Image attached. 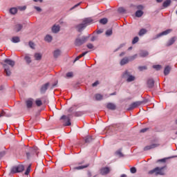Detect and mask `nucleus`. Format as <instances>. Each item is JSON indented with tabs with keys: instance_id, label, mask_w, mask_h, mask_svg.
Segmentation results:
<instances>
[{
	"instance_id": "50",
	"label": "nucleus",
	"mask_w": 177,
	"mask_h": 177,
	"mask_svg": "<svg viewBox=\"0 0 177 177\" xmlns=\"http://www.w3.org/2000/svg\"><path fill=\"white\" fill-rule=\"evenodd\" d=\"M147 128H145V129H142L140 130V133H145V132H146L147 131Z\"/></svg>"
},
{
	"instance_id": "43",
	"label": "nucleus",
	"mask_w": 177,
	"mask_h": 177,
	"mask_svg": "<svg viewBox=\"0 0 177 177\" xmlns=\"http://www.w3.org/2000/svg\"><path fill=\"white\" fill-rule=\"evenodd\" d=\"M153 68H155L156 70H161V65H153Z\"/></svg>"
},
{
	"instance_id": "36",
	"label": "nucleus",
	"mask_w": 177,
	"mask_h": 177,
	"mask_svg": "<svg viewBox=\"0 0 177 177\" xmlns=\"http://www.w3.org/2000/svg\"><path fill=\"white\" fill-rule=\"evenodd\" d=\"M30 171H31V165H29L26 171H25V175H28Z\"/></svg>"
},
{
	"instance_id": "23",
	"label": "nucleus",
	"mask_w": 177,
	"mask_h": 177,
	"mask_svg": "<svg viewBox=\"0 0 177 177\" xmlns=\"http://www.w3.org/2000/svg\"><path fill=\"white\" fill-rule=\"evenodd\" d=\"M169 5H171V0H166L163 2L162 6L163 8H168Z\"/></svg>"
},
{
	"instance_id": "61",
	"label": "nucleus",
	"mask_w": 177,
	"mask_h": 177,
	"mask_svg": "<svg viewBox=\"0 0 177 177\" xmlns=\"http://www.w3.org/2000/svg\"><path fill=\"white\" fill-rule=\"evenodd\" d=\"M27 157L28 158V157H30V153H26Z\"/></svg>"
},
{
	"instance_id": "15",
	"label": "nucleus",
	"mask_w": 177,
	"mask_h": 177,
	"mask_svg": "<svg viewBox=\"0 0 177 177\" xmlns=\"http://www.w3.org/2000/svg\"><path fill=\"white\" fill-rule=\"evenodd\" d=\"M60 55H62V51L59 49H57L53 52V56L55 59H57Z\"/></svg>"
},
{
	"instance_id": "9",
	"label": "nucleus",
	"mask_w": 177,
	"mask_h": 177,
	"mask_svg": "<svg viewBox=\"0 0 177 177\" xmlns=\"http://www.w3.org/2000/svg\"><path fill=\"white\" fill-rule=\"evenodd\" d=\"M170 32H172V29H167L156 35V38H160V37H162V35H168Z\"/></svg>"
},
{
	"instance_id": "19",
	"label": "nucleus",
	"mask_w": 177,
	"mask_h": 177,
	"mask_svg": "<svg viewBox=\"0 0 177 177\" xmlns=\"http://www.w3.org/2000/svg\"><path fill=\"white\" fill-rule=\"evenodd\" d=\"M107 109H109V110H115V104H113V103H109L106 105Z\"/></svg>"
},
{
	"instance_id": "24",
	"label": "nucleus",
	"mask_w": 177,
	"mask_h": 177,
	"mask_svg": "<svg viewBox=\"0 0 177 177\" xmlns=\"http://www.w3.org/2000/svg\"><path fill=\"white\" fill-rule=\"evenodd\" d=\"M20 41V37H13L12 38V42H13L14 44H17Z\"/></svg>"
},
{
	"instance_id": "55",
	"label": "nucleus",
	"mask_w": 177,
	"mask_h": 177,
	"mask_svg": "<svg viewBox=\"0 0 177 177\" xmlns=\"http://www.w3.org/2000/svg\"><path fill=\"white\" fill-rule=\"evenodd\" d=\"M102 32H103V30H99L97 31V34H102Z\"/></svg>"
},
{
	"instance_id": "28",
	"label": "nucleus",
	"mask_w": 177,
	"mask_h": 177,
	"mask_svg": "<svg viewBox=\"0 0 177 177\" xmlns=\"http://www.w3.org/2000/svg\"><path fill=\"white\" fill-rule=\"evenodd\" d=\"M136 17H142L143 16V11L142 10H138L136 12Z\"/></svg>"
},
{
	"instance_id": "29",
	"label": "nucleus",
	"mask_w": 177,
	"mask_h": 177,
	"mask_svg": "<svg viewBox=\"0 0 177 177\" xmlns=\"http://www.w3.org/2000/svg\"><path fill=\"white\" fill-rule=\"evenodd\" d=\"M44 39L46 42H52L53 37L52 36L47 35Z\"/></svg>"
},
{
	"instance_id": "37",
	"label": "nucleus",
	"mask_w": 177,
	"mask_h": 177,
	"mask_svg": "<svg viewBox=\"0 0 177 177\" xmlns=\"http://www.w3.org/2000/svg\"><path fill=\"white\" fill-rule=\"evenodd\" d=\"M95 99L97 100H102V99H103V95H102L100 94H96L95 95Z\"/></svg>"
},
{
	"instance_id": "34",
	"label": "nucleus",
	"mask_w": 177,
	"mask_h": 177,
	"mask_svg": "<svg viewBox=\"0 0 177 177\" xmlns=\"http://www.w3.org/2000/svg\"><path fill=\"white\" fill-rule=\"evenodd\" d=\"M116 156H118L119 157H123L124 154H122V152L121 151V149H119L116 151L115 152Z\"/></svg>"
},
{
	"instance_id": "30",
	"label": "nucleus",
	"mask_w": 177,
	"mask_h": 177,
	"mask_svg": "<svg viewBox=\"0 0 177 177\" xmlns=\"http://www.w3.org/2000/svg\"><path fill=\"white\" fill-rule=\"evenodd\" d=\"M146 32H147V30L146 29H145V28L141 29L139 32L140 37H142V35H145V34H146Z\"/></svg>"
},
{
	"instance_id": "2",
	"label": "nucleus",
	"mask_w": 177,
	"mask_h": 177,
	"mask_svg": "<svg viewBox=\"0 0 177 177\" xmlns=\"http://www.w3.org/2000/svg\"><path fill=\"white\" fill-rule=\"evenodd\" d=\"M92 23H93V19H92V18H86L83 19L82 24H80L76 26V29L79 32H81V31H84V30H85L89 24H92Z\"/></svg>"
},
{
	"instance_id": "21",
	"label": "nucleus",
	"mask_w": 177,
	"mask_h": 177,
	"mask_svg": "<svg viewBox=\"0 0 177 177\" xmlns=\"http://www.w3.org/2000/svg\"><path fill=\"white\" fill-rule=\"evenodd\" d=\"M170 71H171V66H166L164 70L165 75H168V74H169Z\"/></svg>"
},
{
	"instance_id": "35",
	"label": "nucleus",
	"mask_w": 177,
	"mask_h": 177,
	"mask_svg": "<svg viewBox=\"0 0 177 177\" xmlns=\"http://www.w3.org/2000/svg\"><path fill=\"white\" fill-rule=\"evenodd\" d=\"M107 21H108V20H107L106 18H103V19L100 20V23L101 24H107Z\"/></svg>"
},
{
	"instance_id": "5",
	"label": "nucleus",
	"mask_w": 177,
	"mask_h": 177,
	"mask_svg": "<svg viewBox=\"0 0 177 177\" xmlns=\"http://www.w3.org/2000/svg\"><path fill=\"white\" fill-rule=\"evenodd\" d=\"M88 41V37H83L81 39L77 38L75 39V46H81L83 44H85Z\"/></svg>"
},
{
	"instance_id": "54",
	"label": "nucleus",
	"mask_w": 177,
	"mask_h": 177,
	"mask_svg": "<svg viewBox=\"0 0 177 177\" xmlns=\"http://www.w3.org/2000/svg\"><path fill=\"white\" fill-rule=\"evenodd\" d=\"M91 41L93 42L94 41H96V37L93 36L91 37Z\"/></svg>"
},
{
	"instance_id": "33",
	"label": "nucleus",
	"mask_w": 177,
	"mask_h": 177,
	"mask_svg": "<svg viewBox=\"0 0 177 177\" xmlns=\"http://www.w3.org/2000/svg\"><path fill=\"white\" fill-rule=\"evenodd\" d=\"M132 81H135V76L129 75L127 78V82H132Z\"/></svg>"
},
{
	"instance_id": "42",
	"label": "nucleus",
	"mask_w": 177,
	"mask_h": 177,
	"mask_svg": "<svg viewBox=\"0 0 177 177\" xmlns=\"http://www.w3.org/2000/svg\"><path fill=\"white\" fill-rule=\"evenodd\" d=\"M136 57H138V55H137V54H136V55H133V56H131V57H129V60H130V61L135 60V59H136Z\"/></svg>"
},
{
	"instance_id": "63",
	"label": "nucleus",
	"mask_w": 177,
	"mask_h": 177,
	"mask_svg": "<svg viewBox=\"0 0 177 177\" xmlns=\"http://www.w3.org/2000/svg\"><path fill=\"white\" fill-rule=\"evenodd\" d=\"M23 10H26V6L23 7Z\"/></svg>"
},
{
	"instance_id": "32",
	"label": "nucleus",
	"mask_w": 177,
	"mask_h": 177,
	"mask_svg": "<svg viewBox=\"0 0 177 177\" xmlns=\"http://www.w3.org/2000/svg\"><path fill=\"white\" fill-rule=\"evenodd\" d=\"M10 13H11V15H16V13H17V8H12L10 10Z\"/></svg>"
},
{
	"instance_id": "12",
	"label": "nucleus",
	"mask_w": 177,
	"mask_h": 177,
	"mask_svg": "<svg viewBox=\"0 0 177 177\" xmlns=\"http://www.w3.org/2000/svg\"><path fill=\"white\" fill-rule=\"evenodd\" d=\"M175 41H176V37L171 38L166 44V46H171V45H174V44H175Z\"/></svg>"
},
{
	"instance_id": "22",
	"label": "nucleus",
	"mask_w": 177,
	"mask_h": 177,
	"mask_svg": "<svg viewBox=\"0 0 177 177\" xmlns=\"http://www.w3.org/2000/svg\"><path fill=\"white\" fill-rule=\"evenodd\" d=\"M24 59L28 64H30V63H31V57H30L28 54H26L25 55Z\"/></svg>"
},
{
	"instance_id": "38",
	"label": "nucleus",
	"mask_w": 177,
	"mask_h": 177,
	"mask_svg": "<svg viewBox=\"0 0 177 177\" xmlns=\"http://www.w3.org/2000/svg\"><path fill=\"white\" fill-rule=\"evenodd\" d=\"M35 103H36V105L38 106V107H40V106H42V101H41V100H37L35 101Z\"/></svg>"
},
{
	"instance_id": "6",
	"label": "nucleus",
	"mask_w": 177,
	"mask_h": 177,
	"mask_svg": "<svg viewBox=\"0 0 177 177\" xmlns=\"http://www.w3.org/2000/svg\"><path fill=\"white\" fill-rule=\"evenodd\" d=\"M142 104H143V102L142 101L134 102L129 105L128 110H133V109H136V107H139V106H141Z\"/></svg>"
},
{
	"instance_id": "26",
	"label": "nucleus",
	"mask_w": 177,
	"mask_h": 177,
	"mask_svg": "<svg viewBox=\"0 0 177 177\" xmlns=\"http://www.w3.org/2000/svg\"><path fill=\"white\" fill-rule=\"evenodd\" d=\"M140 57H146V56H149V52L147 51H141L140 53Z\"/></svg>"
},
{
	"instance_id": "8",
	"label": "nucleus",
	"mask_w": 177,
	"mask_h": 177,
	"mask_svg": "<svg viewBox=\"0 0 177 177\" xmlns=\"http://www.w3.org/2000/svg\"><path fill=\"white\" fill-rule=\"evenodd\" d=\"M160 144H152L151 145H147L144 148V151H147V150H151V149H156V147H158Z\"/></svg>"
},
{
	"instance_id": "58",
	"label": "nucleus",
	"mask_w": 177,
	"mask_h": 177,
	"mask_svg": "<svg viewBox=\"0 0 177 177\" xmlns=\"http://www.w3.org/2000/svg\"><path fill=\"white\" fill-rule=\"evenodd\" d=\"M164 0H156V2H158V3H160V2H162Z\"/></svg>"
},
{
	"instance_id": "7",
	"label": "nucleus",
	"mask_w": 177,
	"mask_h": 177,
	"mask_svg": "<svg viewBox=\"0 0 177 177\" xmlns=\"http://www.w3.org/2000/svg\"><path fill=\"white\" fill-rule=\"evenodd\" d=\"M61 120H64L65 127H70V125H71V122H70V115H63L61 117Z\"/></svg>"
},
{
	"instance_id": "57",
	"label": "nucleus",
	"mask_w": 177,
	"mask_h": 177,
	"mask_svg": "<svg viewBox=\"0 0 177 177\" xmlns=\"http://www.w3.org/2000/svg\"><path fill=\"white\" fill-rule=\"evenodd\" d=\"M77 6H80V3H77V4L75 5V6L73 7V9L77 8Z\"/></svg>"
},
{
	"instance_id": "44",
	"label": "nucleus",
	"mask_w": 177,
	"mask_h": 177,
	"mask_svg": "<svg viewBox=\"0 0 177 177\" xmlns=\"http://www.w3.org/2000/svg\"><path fill=\"white\" fill-rule=\"evenodd\" d=\"M130 171L131 174H136V167H131Z\"/></svg>"
},
{
	"instance_id": "51",
	"label": "nucleus",
	"mask_w": 177,
	"mask_h": 177,
	"mask_svg": "<svg viewBox=\"0 0 177 177\" xmlns=\"http://www.w3.org/2000/svg\"><path fill=\"white\" fill-rule=\"evenodd\" d=\"M137 9H139L140 10H142V9H143V6H142V5L138 6Z\"/></svg>"
},
{
	"instance_id": "11",
	"label": "nucleus",
	"mask_w": 177,
	"mask_h": 177,
	"mask_svg": "<svg viewBox=\"0 0 177 177\" xmlns=\"http://www.w3.org/2000/svg\"><path fill=\"white\" fill-rule=\"evenodd\" d=\"M22 29H23V25L20 24H17L15 26L14 31H15V32H19V31H21Z\"/></svg>"
},
{
	"instance_id": "18",
	"label": "nucleus",
	"mask_w": 177,
	"mask_h": 177,
	"mask_svg": "<svg viewBox=\"0 0 177 177\" xmlns=\"http://www.w3.org/2000/svg\"><path fill=\"white\" fill-rule=\"evenodd\" d=\"M147 85H148V87L153 88L154 86V80L153 79L148 80Z\"/></svg>"
},
{
	"instance_id": "45",
	"label": "nucleus",
	"mask_w": 177,
	"mask_h": 177,
	"mask_svg": "<svg viewBox=\"0 0 177 177\" xmlns=\"http://www.w3.org/2000/svg\"><path fill=\"white\" fill-rule=\"evenodd\" d=\"M138 70H140V71H143V70H147V66H139Z\"/></svg>"
},
{
	"instance_id": "52",
	"label": "nucleus",
	"mask_w": 177,
	"mask_h": 177,
	"mask_svg": "<svg viewBox=\"0 0 177 177\" xmlns=\"http://www.w3.org/2000/svg\"><path fill=\"white\" fill-rule=\"evenodd\" d=\"M97 85H99V82H95L92 84L93 86H97Z\"/></svg>"
},
{
	"instance_id": "10",
	"label": "nucleus",
	"mask_w": 177,
	"mask_h": 177,
	"mask_svg": "<svg viewBox=\"0 0 177 177\" xmlns=\"http://www.w3.org/2000/svg\"><path fill=\"white\" fill-rule=\"evenodd\" d=\"M109 173H110V168L109 167H104V168H102L100 170V174L102 175H107V174H109Z\"/></svg>"
},
{
	"instance_id": "60",
	"label": "nucleus",
	"mask_w": 177,
	"mask_h": 177,
	"mask_svg": "<svg viewBox=\"0 0 177 177\" xmlns=\"http://www.w3.org/2000/svg\"><path fill=\"white\" fill-rule=\"evenodd\" d=\"M120 177H127L126 174H122Z\"/></svg>"
},
{
	"instance_id": "25",
	"label": "nucleus",
	"mask_w": 177,
	"mask_h": 177,
	"mask_svg": "<svg viewBox=\"0 0 177 177\" xmlns=\"http://www.w3.org/2000/svg\"><path fill=\"white\" fill-rule=\"evenodd\" d=\"M86 53H88V51H86V52L83 53L82 54L80 55L75 59L74 62H77V60H80L81 59V57H84V56H85V55H86Z\"/></svg>"
},
{
	"instance_id": "16",
	"label": "nucleus",
	"mask_w": 177,
	"mask_h": 177,
	"mask_svg": "<svg viewBox=\"0 0 177 177\" xmlns=\"http://www.w3.org/2000/svg\"><path fill=\"white\" fill-rule=\"evenodd\" d=\"M52 31L55 34L59 32V31H60V26L54 25L52 28Z\"/></svg>"
},
{
	"instance_id": "48",
	"label": "nucleus",
	"mask_w": 177,
	"mask_h": 177,
	"mask_svg": "<svg viewBox=\"0 0 177 177\" xmlns=\"http://www.w3.org/2000/svg\"><path fill=\"white\" fill-rule=\"evenodd\" d=\"M87 48L88 49H93V44H87Z\"/></svg>"
},
{
	"instance_id": "59",
	"label": "nucleus",
	"mask_w": 177,
	"mask_h": 177,
	"mask_svg": "<svg viewBox=\"0 0 177 177\" xmlns=\"http://www.w3.org/2000/svg\"><path fill=\"white\" fill-rule=\"evenodd\" d=\"M0 114H1L3 116L5 115V111H2Z\"/></svg>"
},
{
	"instance_id": "14",
	"label": "nucleus",
	"mask_w": 177,
	"mask_h": 177,
	"mask_svg": "<svg viewBox=\"0 0 177 177\" xmlns=\"http://www.w3.org/2000/svg\"><path fill=\"white\" fill-rule=\"evenodd\" d=\"M49 86V83H46L44 85H43L40 89L41 93H45L46 91L48 90V87Z\"/></svg>"
},
{
	"instance_id": "56",
	"label": "nucleus",
	"mask_w": 177,
	"mask_h": 177,
	"mask_svg": "<svg viewBox=\"0 0 177 177\" xmlns=\"http://www.w3.org/2000/svg\"><path fill=\"white\" fill-rule=\"evenodd\" d=\"M88 177L92 176V174L91 173V171H88Z\"/></svg>"
},
{
	"instance_id": "4",
	"label": "nucleus",
	"mask_w": 177,
	"mask_h": 177,
	"mask_svg": "<svg viewBox=\"0 0 177 177\" xmlns=\"http://www.w3.org/2000/svg\"><path fill=\"white\" fill-rule=\"evenodd\" d=\"M23 171H24V166L23 165H19L11 168L10 174H19L23 172Z\"/></svg>"
},
{
	"instance_id": "49",
	"label": "nucleus",
	"mask_w": 177,
	"mask_h": 177,
	"mask_svg": "<svg viewBox=\"0 0 177 177\" xmlns=\"http://www.w3.org/2000/svg\"><path fill=\"white\" fill-rule=\"evenodd\" d=\"M35 9L37 11V12H41L42 10L41 9V8L37 7V6H35Z\"/></svg>"
},
{
	"instance_id": "53",
	"label": "nucleus",
	"mask_w": 177,
	"mask_h": 177,
	"mask_svg": "<svg viewBox=\"0 0 177 177\" xmlns=\"http://www.w3.org/2000/svg\"><path fill=\"white\" fill-rule=\"evenodd\" d=\"M166 160H167L166 158L160 159L158 160V162H165Z\"/></svg>"
},
{
	"instance_id": "27",
	"label": "nucleus",
	"mask_w": 177,
	"mask_h": 177,
	"mask_svg": "<svg viewBox=\"0 0 177 177\" xmlns=\"http://www.w3.org/2000/svg\"><path fill=\"white\" fill-rule=\"evenodd\" d=\"M85 143H91V142L93 140L92 136H88L85 138Z\"/></svg>"
},
{
	"instance_id": "64",
	"label": "nucleus",
	"mask_w": 177,
	"mask_h": 177,
	"mask_svg": "<svg viewBox=\"0 0 177 177\" xmlns=\"http://www.w3.org/2000/svg\"><path fill=\"white\" fill-rule=\"evenodd\" d=\"M34 1V2H38L39 1V0H33Z\"/></svg>"
},
{
	"instance_id": "31",
	"label": "nucleus",
	"mask_w": 177,
	"mask_h": 177,
	"mask_svg": "<svg viewBox=\"0 0 177 177\" xmlns=\"http://www.w3.org/2000/svg\"><path fill=\"white\" fill-rule=\"evenodd\" d=\"M88 167H89V164L83 166L76 167H75V169H84V168H88Z\"/></svg>"
},
{
	"instance_id": "46",
	"label": "nucleus",
	"mask_w": 177,
	"mask_h": 177,
	"mask_svg": "<svg viewBox=\"0 0 177 177\" xmlns=\"http://www.w3.org/2000/svg\"><path fill=\"white\" fill-rule=\"evenodd\" d=\"M29 46H30V48H31V49H34L35 44H34V43L32 41H29Z\"/></svg>"
},
{
	"instance_id": "39",
	"label": "nucleus",
	"mask_w": 177,
	"mask_h": 177,
	"mask_svg": "<svg viewBox=\"0 0 177 177\" xmlns=\"http://www.w3.org/2000/svg\"><path fill=\"white\" fill-rule=\"evenodd\" d=\"M112 34H113V30L111 29H109L106 32V35H107V37H110V35H112Z\"/></svg>"
},
{
	"instance_id": "1",
	"label": "nucleus",
	"mask_w": 177,
	"mask_h": 177,
	"mask_svg": "<svg viewBox=\"0 0 177 177\" xmlns=\"http://www.w3.org/2000/svg\"><path fill=\"white\" fill-rule=\"evenodd\" d=\"M4 63L6 64H1L3 68H4V71L6 74V75L8 77L10 76V74H12V72H10V69L9 68V66H8H8H10V67H15V61L10 59H6L4 60Z\"/></svg>"
},
{
	"instance_id": "20",
	"label": "nucleus",
	"mask_w": 177,
	"mask_h": 177,
	"mask_svg": "<svg viewBox=\"0 0 177 177\" xmlns=\"http://www.w3.org/2000/svg\"><path fill=\"white\" fill-rule=\"evenodd\" d=\"M27 109H31L32 107V100L30 99L26 101Z\"/></svg>"
},
{
	"instance_id": "17",
	"label": "nucleus",
	"mask_w": 177,
	"mask_h": 177,
	"mask_svg": "<svg viewBox=\"0 0 177 177\" xmlns=\"http://www.w3.org/2000/svg\"><path fill=\"white\" fill-rule=\"evenodd\" d=\"M35 60H41L42 59V54L36 53L34 55Z\"/></svg>"
},
{
	"instance_id": "41",
	"label": "nucleus",
	"mask_w": 177,
	"mask_h": 177,
	"mask_svg": "<svg viewBox=\"0 0 177 177\" xmlns=\"http://www.w3.org/2000/svg\"><path fill=\"white\" fill-rule=\"evenodd\" d=\"M138 41H139V37H136L133 38V39L132 41V44H136Z\"/></svg>"
},
{
	"instance_id": "13",
	"label": "nucleus",
	"mask_w": 177,
	"mask_h": 177,
	"mask_svg": "<svg viewBox=\"0 0 177 177\" xmlns=\"http://www.w3.org/2000/svg\"><path fill=\"white\" fill-rule=\"evenodd\" d=\"M129 63V58L124 57L120 61V66H125V64H128Z\"/></svg>"
},
{
	"instance_id": "40",
	"label": "nucleus",
	"mask_w": 177,
	"mask_h": 177,
	"mask_svg": "<svg viewBox=\"0 0 177 177\" xmlns=\"http://www.w3.org/2000/svg\"><path fill=\"white\" fill-rule=\"evenodd\" d=\"M118 12L119 13H125V8H122V7H120L118 8Z\"/></svg>"
},
{
	"instance_id": "62",
	"label": "nucleus",
	"mask_w": 177,
	"mask_h": 177,
	"mask_svg": "<svg viewBox=\"0 0 177 177\" xmlns=\"http://www.w3.org/2000/svg\"><path fill=\"white\" fill-rule=\"evenodd\" d=\"M124 55H125V53H122L120 54V56H124Z\"/></svg>"
},
{
	"instance_id": "3",
	"label": "nucleus",
	"mask_w": 177,
	"mask_h": 177,
	"mask_svg": "<svg viewBox=\"0 0 177 177\" xmlns=\"http://www.w3.org/2000/svg\"><path fill=\"white\" fill-rule=\"evenodd\" d=\"M164 169H165V167H158L149 171L148 174L149 175H156V176L158 175H165V171H164Z\"/></svg>"
},
{
	"instance_id": "47",
	"label": "nucleus",
	"mask_w": 177,
	"mask_h": 177,
	"mask_svg": "<svg viewBox=\"0 0 177 177\" xmlns=\"http://www.w3.org/2000/svg\"><path fill=\"white\" fill-rule=\"evenodd\" d=\"M66 77H68V78H71V77H73V72H68V73H66Z\"/></svg>"
}]
</instances>
